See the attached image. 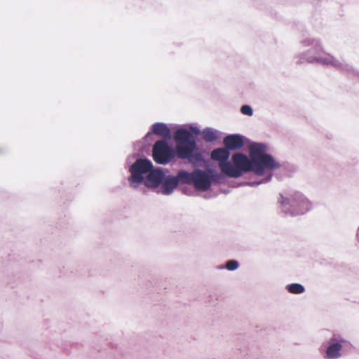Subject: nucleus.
I'll use <instances>...</instances> for the list:
<instances>
[{"label": "nucleus", "instance_id": "1", "mask_svg": "<svg viewBox=\"0 0 359 359\" xmlns=\"http://www.w3.org/2000/svg\"><path fill=\"white\" fill-rule=\"evenodd\" d=\"M268 146L264 143L253 142L249 147V156L243 153H236L229 161L230 151L224 147L214 149L210 153V158L217 161L222 172L226 177L238 178L245 172H252L257 177L266 175L257 181L247 182L250 187H256L269 182L272 177V170L280 168L288 170L290 172L295 171L294 165L289 163L280 164L272 155L267 154Z\"/></svg>", "mask_w": 359, "mask_h": 359}, {"label": "nucleus", "instance_id": "2", "mask_svg": "<svg viewBox=\"0 0 359 359\" xmlns=\"http://www.w3.org/2000/svg\"><path fill=\"white\" fill-rule=\"evenodd\" d=\"M173 138L175 142V147L165 139L155 142L152 149V156L156 163L165 165L175 157L187 160L191 164L203 161V156L197 145L196 137L187 128H177L173 134Z\"/></svg>", "mask_w": 359, "mask_h": 359}, {"label": "nucleus", "instance_id": "3", "mask_svg": "<svg viewBox=\"0 0 359 359\" xmlns=\"http://www.w3.org/2000/svg\"><path fill=\"white\" fill-rule=\"evenodd\" d=\"M300 43L303 48H307V49L297 55L295 57L296 63H317L333 67L346 72H354L352 66L339 61L329 53H326L324 51L320 39L308 36L303 39Z\"/></svg>", "mask_w": 359, "mask_h": 359}, {"label": "nucleus", "instance_id": "4", "mask_svg": "<svg viewBox=\"0 0 359 359\" xmlns=\"http://www.w3.org/2000/svg\"><path fill=\"white\" fill-rule=\"evenodd\" d=\"M128 170L130 175L128 181L134 189L138 188L142 184L148 189H157L163 177V169L154 168L151 161L146 158H137Z\"/></svg>", "mask_w": 359, "mask_h": 359}, {"label": "nucleus", "instance_id": "5", "mask_svg": "<svg viewBox=\"0 0 359 359\" xmlns=\"http://www.w3.org/2000/svg\"><path fill=\"white\" fill-rule=\"evenodd\" d=\"M278 202L282 212L290 216L303 215L311 208L307 198L299 192H294L288 196H284L280 194Z\"/></svg>", "mask_w": 359, "mask_h": 359}, {"label": "nucleus", "instance_id": "6", "mask_svg": "<svg viewBox=\"0 0 359 359\" xmlns=\"http://www.w3.org/2000/svg\"><path fill=\"white\" fill-rule=\"evenodd\" d=\"M346 346H351V342L341 334L333 333L325 343L320 345L319 352L323 359H339Z\"/></svg>", "mask_w": 359, "mask_h": 359}, {"label": "nucleus", "instance_id": "7", "mask_svg": "<svg viewBox=\"0 0 359 359\" xmlns=\"http://www.w3.org/2000/svg\"><path fill=\"white\" fill-rule=\"evenodd\" d=\"M219 174L212 168L203 170L200 168L194 169L193 184L196 189L207 191L211 187L212 181H218Z\"/></svg>", "mask_w": 359, "mask_h": 359}, {"label": "nucleus", "instance_id": "8", "mask_svg": "<svg viewBox=\"0 0 359 359\" xmlns=\"http://www.w3.org/2000/svg\"><path fill=\"white\" fill-rule=\"evenodd\" d=\"M177 186L178 184L175 177L172 175H165L163 172V177L158 187L159 190L158 192L165 196H169L172 194Z\"/></svg>", "mask_w": 359, "mask_h": 359}, {"label": "nucleus", "instance_id": "9", "mask_svg": "<svg viewBox=\"0 0 359 359\" xmlns=\"http://www.w3.org/2000/svg\"><path fill=\"white\" fill-rule=\"evenodd\" d=\"M223 143L229 151L237 150L243 147L244 137L240 134L228 135L224 138Z\"/></svg>", "mask_w": 359, "mask_h": 359}, {"label": "nucleus", "instance_id": "10", "mask_svg": "<svg viewBox=\"0 0 359 359\" xmlns=\"http://www.w3.org/2000/svg\"><path fill=\"white\" fill-rule=\"evenodd\" d=\"M175 177L176 180L177 181L178 185L180 184H193V178H194V170L192 172H189L185 170H179L176 174L174 175Z\"/></svg>", "mask_w": 359, "mask_h": 359}, {"label": "nucleus", "instance_id": "11", "mask_svg": "<svg viewBox=\"0 0 359 359\" xmlns=\"http://www.w3.org/2000/svg\"><path fill=\"white\" fill-rule=\"evenodd\" d=\"M151 132L165 138H170L171 132L168 126L163 123H156L151 126Z\"/></svg>", "mask_w": 359, "mask_h": 359}, {"label": "nucleus", "instance_id": "12", "mask_svg": "<svg viewBox=\"0 0 359 359\" xmlns=\"http://www.w3.org/2000/svg\"><path fill=\"white\" fill-rule=\"evenodd\" d=\"M203 138L206 142H212L216 141L218 136V131L212 128H205L202 131Z\"/></svg>", "mask_w": 359, "mask_h": 359}, {"label": "nucleus", "instance_id": "13", "mask_svg": "<svg viewBox=\"0 0 359 359\" xmlns=\"http://www.w3.org/2000/svg\"><path fill=\"white\" fill-rule=\"evenodd\" d=\"M287 290L292 294H299L304 292L305 287L300 283H291L286 285Z\"/></svg>", "mask_w": 359, "mask_h": 359}, {"label": "nucleus", "instance_id": "14", "mask_svg": "<svg viewBox=\"0 0 359 359\" xmlns=\"http://www.w3.org/2000/svg\"><path fill=\"white\" fill-rule=\"evenodd\" d=\"M238 266H239V264L236 260L230 259L226 262L224 266H221L219 268L220 269L225 268V269H228L229 271H234L238 268Z\"/></svg>", "mask_w": 359, "mask_h": 359}, {"label": "nucleus", "instance_id": "15", "mask_svg": "<svg viewBox=\"0 0 359 359\" xmlns=\"http://www.w3.org/2000/svg\"><path fill=\"white\" fill-rule=\"evenodd\" d=\"M241 112L247 116H252L253 114V109L251 106L248 104H244L241 108Z\"/></svg>", "mask_w": 359, "mask_h": 359}, {"label": "nucleus", "instance_id": "16", "mask_svg": "<svg viewBox=\"0 0 359 359\" xmlns=\"http://www.w3.org/2000/svg\"><path fill=\"white\" fill-rule=\"evenodd\" d=\"M189 130H187L189 133H191V134H192L193 135L195 134V135H198L200 134L201 133V130L197 128V127H195L194 126H189Z\"/></svg>", "mask_w": 359, "mask_h": 359}, {"label": "nucleus", "instance_id": "17", "mask_svg": "<svg viewBox=\"0 0 359 359\" xmlns=\"http://www.w3.org/2000/svg\"><path fill=\"white\" fill-rule=\"evenodd\" d=\"M151 135V132H149L144 137L145 139L148 138L149 136Z\"/></svg>", "mask_w": 359, "mask_h": 359}]
</instances>
